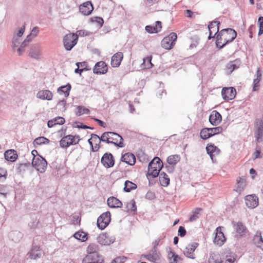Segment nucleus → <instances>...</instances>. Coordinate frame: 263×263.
Returning a JSON list of instances; mask_svg holds the SVG:
<instances>
[{"label": "nucleus", "mask_w": 263, "mask_h": 263, "mask_svg": "<svg viewBox=\"0 0 263 263\" xmlns=\"http://www.w3.org/2000/svg\"><path fill=\"white\" fill-rule=\"evenodd\" d=\"M96 18V22L100 26H102L104 23V21L102 18L100 17H97Z\"/></svg>", "instance_id": "0e129e2a"}, {"label": "nucleus", "mask_w": 263, "mask_h": 263, "mask_svg": "<svg viewBox=\"0 0 263 263\" xmlns=\"http://www.w3.org/2000/svg\"><path fill=\"white\" fill-rule=\"evenodd\" d=\"M258 22L259 28H263V16H260L258 18Z\"/></svg>", "instance_id": "774afa93"}, {"label": "nucleus", "mask_w": 263, "mask_h": 263, "mask_svg": "<svg viewBox=\"0 0 263 263\" xmlns=\"http://www.w3.org/2000/svg\"><path fill=\"white\" fill-rule=\"evenodd\" d=\"M107 70V66L104 61L97 62L93 68V73L97 74H105Z\"/></svg>", "instance_id": "dca6fc26"}, {"label": "nucleus", "mask_w": 263, "mask_h": 263, "mask_svg": "<svg viewBox=\"0 0 263 263\" xmlns=\"http://www.w3.org/2000/svg\"><path fill=\"white\" fill-rule=\"evenodd\" d=\"M20 39L16 36H14L12 40V48L14 49L15 48L18 47L20 44Z\"/></svg>", "instance_id": "13d9d810"}, {"label": "nucleus", "mask_w": 263, "mask_h": 263, "mask_svg": "<svg viewBox=\"0 0 263 263\" xmlns=\"http://www.w3.org/2000/svg\"><path fill=\"white\" fill-rule=\"evenodd\" d=\"M78 35L76 33H70L66 34L63 39V43L65 48L70 50L77 43Z\"/></svg>", "instance_id": "39448f33"}, {"label": "nucleus", "mask_w": 263, "mask_h": 263, "mask_svg": "<svg viewBox=\"0 0 263 263\" xmlns=\"http://www.w3.org/2000/svg\"><path fill=\"white\" fill-rule=\"evenodd\" d=\"M60 145L63 148H66L69 146V140L68 139V137H67V136L62 138L60 141Z\"/></svg>", "instance_id": "49530a36"}, {"label": "nucleus", "mask_w": 263, "mask_h": 263, "mask_svg": "<svg viewBox=\"0 0 263 263\" xmlns=\"http://www.w3.org/2000/svg\"><path fill=\"white\" fill-rule=\"evenodd\" d=\"M99 247L95 243L90 244L87 248L88 254L83 259V263H103V257L98 253Z\"/></svg>", "instance_id": "f257e3e1"}, {"label": "nucleus", "mask_w": 263, "mask_h": 263, "mask_svg": "<svg viewBox=\"0 0 263 263\" xmlns=\"http://www.w3.org/2000/svg\"><path fill=\"white\" fill-rule=\"evenodd\" d=\"M168 257L170 263H181V258L171 250L168 253Z\"/></svg>", "instance_id": "72a5a7b5"}, {"label": "nucleus", "mask_w": 263, "mask_h": 263, "mask_svg": "<svg viewBox=\"0 0 263 263\" xmlns=\"http://www.w3.org/2000/svg\"><path fill=\"white\" fill-rule=\"evenodd\" d=\"M107 202L108 205L111 208H119L122 206V202L114 197H109Z\"/></svg>", "instance_id": "bb28decb"}, {"label": "nucleus", "mask_w": 263, "mask_h": 263, "mask_svg": "<svg viewBox=\"0 0 263 263\" xmlns=\"http://www.w3.org/2000/svg\"><path fill=\"white\" fill-rule=\"evenodd\" d=\"M209 263H222L218 255H214L210 256L209 259Z\"/></svg>", "instance_id": "de8ad7c7"}, {"label": "nucleus", "mask_w": 263, "mask_h": 263, "mask_svg": "<svg viewBox=\"0 0 263 263\" xmlns=\"http://www.w3.org/2000/svg\"><path fill=\"white\" fill-rule=\"evenodd\" d=\"M29 257L31 259H36L40 258L42 255V251L38 246H34L28 253Z\"/></svg>", "instance_id": "a878e982"}, {"label": "nucleus", "mask_w": 263, "mask_h": 263, "mask_svg": "<svg viewBox=\"0 0 263 263\" xmlns=\"http://www.w3.org/2000/svg\"><path fill=\"white\" fill-rule=\"evenodd\" d=\"M77 109V110L75 111V114L78 116H80L84 114H89L90 113V110L84 106H78Z\"/></svg>", "instance_id": "e433bc0d"}, {"label": "nucleus", "mask_w": 263, "mask_h": 263, "mask_svg": "<svg viewBox=\"0 0 263 263\" xmlns=\"http://www.w3.org/2000/svg\"><path fill=\"white\" fill-rule=\"evenodd\" d=\"M254 243L258 247L263 250V238L260 232H257L253 238Z\"/></svg>", "instance_id": "c756f323"}, {"label": "nucleus", "mask_w": 263, "mask_h": 263, "mask_svg": "<svg viewBox=\"0 0 263 263\" xmlns=\"http://www.w3.org/2000/svg\"><path fill=\"white\" fill-rule=\"evenodd\" d=\"M163 166L161 160L157 157H155L148 164L147 177L149 179L157 177L160 174V171Z\"/></svg>", "instance_id": "7ed1b4c3"}, {"label": "nucleus", "mask_w": 263, "mask_h": 263, "mask_svg": "<svg viewBox=\"0 0 263 263\" xmlns=\"http://www.w3.org/2000/svg\"><path fill=\"white\" fill-rule=\"evenodd\" d=\"M235 229L240 236H242L245 234L246 228L241 222H237L234 225Z\"/></svg>", "instance_id": "58836bf2"}, {"label": "nucleus", "mask_w": 263, "mask_h": 263, "mask_svg": "<svg viewBox=\"0 0 263 263\" xmlns=\"http://www.w3.org/2000/svg\"><path fill=\"white\" fill-rule=\"evenodd\" d=\"M55 125H62L65 122V119L63 117H58L53 119Z\"/></svg>", "instance_id": "603ef678"}, {"label": "nucleus", "mask_w": 263, "mask_h": 263, "mask_svg": "<svg viewBox=\"0 0 263 263\" xmlns=\"http://www.w3.org/2000/svg\"><path fill=\"white\" fill-rule=\"evenodd\" d=\"M93 120L95 121H96L97 122H98V123L99 124V125L101 126V127H106V123H105L104 122H103L101 120H99V119H97V118H93Z\"/></svg>", "instance_id": "e2e57ef3"}, {"label": "nucleus", "mask_w": 263, "mask_h": 263, "mask_svg": "<svg viewBox=\"0 0 263 263\" xmlns=\"http://www.w3.org/2000/svg\"><path fill=\"white\" fill-rule=\"evenodd\" d=\"M246 206L249 209H254L258 205V199L255 195H247L245 197Z\"/></svg>", "instance_id": "4468645a"}, {"label": "nucleus", "mask_w": 263, "mask_h": 263, "mask_svg": "<svg viewBox=\"0 0 263 263\" xmlns=\"http://www.w3.org/2000/svg\"><path fill=\"white\" fill-rule=\"evenodd\" d=\"M255 137L257 142L263 141V120H257L255 130Z\"/></svg>", "instance_id": "1a4fd4ad"}, {"label": "nucleus", "mask_w": 263, "mask_h": 263, "mask_svg": "<svg viewBox=\"0 0 263 263\" xmlns=\"http://www.w3.org/2000/svg\"><path fill=\"white\" fill-rule=\"evenodd\" d=\"M152 56H148L143 59V63L141 64L140 67L141 69H149L153 66L152 63Z\"/></svg>", "instance_id": "473e14b6"}, {"label": "nucleus", "mask_w": 263, "mask_h": 263, "mask_svg": "<svg viewBox=\"0 0 263 263\" xmlns=\"http://www.w3.org/2000/svg\"><path fill=\"white\" fill-rule=\"evenodd\" d=\"M177 39L176 33L172 32L167 36L165 37L161 41V46L165 49H171L174 45Z\"/></svg>", "instance_id": "423d86ee"}, {"label": "nucleus", "mask_w": 263, "mask_h": 263, "mask_svg": "<svg viewBox=\"0 0 263 263\" xmlns=\"http://www.w3.org/2000/svg\"><path fill=\"white\" fill-rule=\"evenodd\" d=\"M237 188L236 191L237 192H241L246 186V180L245 179L239 178L237 180Z\"/></svg>", "instance_id": "a19ab883"}, {"label": "nucleus", "mask_w": 263, "mask_h": 263, "mask_svg": "<svg viewBox=\"0 0 263 263\" xmlns=\"http://www.w3.org/2000/svg\"><path fill=\"white\" fill-rule=\"evenodd\" d=\"M160 253L157 251V249L153 248L152 252L148 254L145 255L146 259L154 263H158L160 260Z\"/></svg>", "instance_id": "aec40b11"}, {"label": "nucleus", "mask_w": 263, "mask_h": 263, "mask_svg": "<svg viewBox=\"0 0 263 263\" xmlns=\"http://www.w3.org/2000/svg\"><path fill=\"white\" fill-rule=\"evenodd\" d=\"M202 210L201 208H196L194 211H193V215L191 216L190 218V221H196L199 218V212Z\"/></svg>", "instance_id": "79ce46f5"}, {"label": "nucleus", "mask_w": 263, "mask_h": 263, "mask_svg": "<svg viewBox=\"0 0 263 263\" xmlns=\"http://www.w3.org/2000/svg\"><path fill=\"white\" fill-rule=\"evenodd\" d=\"M101 162L106 168L112 167L115 164V159L111 153H105L101 159Z\"/></svg>", "instance_id": "f8f14e48"}, {"label": "nucleus", "mask_w": 263, "mask_h": 263, "mask_svg": "<svg viewBox=\"0 0 263 263\" xmlns=\"http://www.w3.org/2000/svg\"><path fill=\"white\" fill-rule=\"evenodd\" d=\"M137 187V185L134 183L130 181L126 180L124 183V187L123 190L125 192H129L132 190L136 189Z\"/></svg>", "instance_id": "c9c22d12"}, {"label": "nucleus", "mask_w": 263, "mask_h": 263, "mask_svg": "<svg viewBox=\"0 0 263 263\" xmlns=\"http://www.w3.org/2000/svg\"><path fill=\"white\" fill-rule=\"evenodd\" d=\"M198 246V243L197 242H193L192 243L189 244L183 251L184 254L187 257L194 259L195 254L194 252Z\"/></svg>", "instance_id": "f3484780"}, {"label": "nucleus", "mask_w": 263, "mask_h": 263, "mask_svg": "<svg viewBox=\"0 0 263 263\" xmlns=\"http://www.w3.org/2000/svg\"><path fill=\"white\" fill-rule=\"evenodd\" d=\"M80 12L85 15H88L92 12L93 7L90 2H86L79 7Z\"/></svg>", "instance_id": "a211bd4d"}, {"label": "nucleus", "mask_w": 263, "mask_h": 263, "mask_svg": "<svg viewBox=\"0 0 263 263\" xmlns=\"http://www.w3.org/2000/svg\"><path fill=\"white\" fill-rule=\"evenodd\" d=\"M145 30L147 32L151 33H156L158 32L157 25H156L155 27H152L151 26H146L145 27Z\"/></svg>", "instance_id": "8fccbe9b"}, {"label": "nucleus", "mask_w": 263, "mask_h": 263, "mask_svg": "<svg viewBox=\"0 0 263 263\" xmlns=\"http://www.w3.org/2000/svg\"><path fill=\"white\" fill-rule=\"evenodd\" d=\"M237 36L236 31L232 28L222 29L216 36L219 40H223L224 43L219 47L220 49L224 47L227 44L232 42Z\"/></svg>", "instance_id": "f03ea898"}, {"label": "nucleus", "mask_w": 263, "mask_h": 263, "mask_svg": "<svg viewBox=\"0 0 263 263\" xmlns=\"http://www.w3.org/2000/svg\"><path fill=\"white\" fill-rule=\"evenodd\" d=\"M123 139L120 135L115 132H108V143L114 144L120 147H123Z\"/></svg>", "instance_id": "0eeeda50"}, {"label": "nucleus", "mask_w": 263, "mask_h": 263, "mask_svg": "<svg viewBox=\"0 0 263 263\" xmlns=\"http://www.w3.org/2000/svg\"><path fill=\"white\" fill-rule=\"evenodd\" d=\"M73 236L75 238H76L78 240H81L82 242L85 241L87 239V234L84 233V232H76L73 235Z\"/></svg>", "instance_id": "ea45409f"}, {"label": "nucleus", "mask_w": 263, "mask_h": 263, "mask_svg": "<svg viewBox=\"0 0 263 263\" xmlns=\"http://www.w3.org/2000/svg\"><path fill=\"white\" fill-rule=\"evenodd\" d=\"M7 194L6 186L3 184H0V195H2L4 196V197H6Z\"/></svg>", "instance_id": "5fc2aeb1"}, {"label": "nucleus", "mask_w": 263, "mask_h": 263, "mask_svg": "<svg viewBox=\"0 0 263 263\" xmlns=\"http://www.w3.org/2000/svg\"><path fill=\"white\" fill-rule=\"evenodd\" d=\"M4 157L7 161L12 162L15 161L17 159V154L15 150L9 149L4 153Z\"/></svg>", "instance_id": "cd10ccee"}, {"label": "nucleus", "mask_w": 263, "mask_h": 263, "mask_svg": "<svg viewBox=\"0 0 263 263\" xmlns=\"http://www.w3.org/2000/svg\"><path fill=\"white\" fill-rule=\"evenodd\" d=\"M67 137H68V139L69 140V145H75L78 143L80 140V139H78V140L76 141L75 139V137H73L71 135H67Z\"/></svg>", "instance_id": "09e8293b"}, {"label": "nucleus", "mask_w": 263, "mask_h": 263, "mask_svg": "<svg viewBox=\"0 0 263 263\" xmlns=\"http://www.w3.org/2000/svg\"><path fill=\"white\" fill-rule=\"evenodd\" d=\"M121 160L122 162L129 165H133L136 162L135 156L132 153H125L124 155H122Z\"/></svg>", "instance_id": "b1692460"}, {"label": "nucleus", "mask_w": 263, "mask_h": 263, "mask_svg": "<svg viewBox=\"0 0 263 263\" xmlns=\"http://www.w3.org/2000/svg\"><path fill=\"white\" fill-rule=\"evenodd\" d=\"M71 85L68 83L66 85L61 86L58 88L57 92L60 95H63L65 98H67L69 95V91L71 89Z\"/></svg>", "instance_id": "c85d7f7f"}, {"label": "nucleus", "mask_w": 263, "mask_h": 263, "mask_svg": "<svg viewBox=\"0 0 263 263\" xmlns=\"http://www.w3.org/2000/svg\"><path fill=\"white\" fill-rule=\"evenodd\" d=\"M36 97L41 100H51L53 98V94L49 90H40L36 94Z\"/></svg>", "instance_id": "412c9836"}, {"label": "nucleus", "mask_w": 263, "mask_h": 263, "mask_svg": "<svg viewBox=\"0 0 263 263\" xmlns=\"http://www.w3.org/2000/svg\"><path fill=\"white\" fill-rule=\"evenodd\" d=\"M32 165L37 171L43 173L47 168V162L41 156L38 155L32 158Z\"/></svg>", "instance_id": "20e7f679"}, {"label": "nucleus", "mask_w": 263, "mask_h": 263, "mask_svg": "<svg viewBox=\"0 0 263 263\" xmlns=\"http://www.w3.org/2000/svg\"><path fill=\"white\" fill-rule=\"evenodd\" d=\"M236 89L233 87L223 88L221 91L222 98L225 100H231L236 96Z\"/></svg>", "instance_id": "ddd939ff"}, {"label": "nucleus", "mask_w": 263, "mask_h": 263, "mask_svg": "<svg viewBox=\"0 0 263 263\" xmlns=\"http://www.w3.org/2000/svg\"><path fill=\"white\" fill-rule=\"evenodd\" d=\"M159 181L161 185L166 187L170 184V178L166 174L163 172L159 174Z\"/></svg>", "instance_id": "7c9ffc66"}, {"label": "nucleus", "mask_w": 263, "mask_h": 263, "mask_svg": "<svg viewBox=\"0 0 263 263\" xmlns=\"http://www.w3.org/2000/svg\"><path fill=\"white\" fill-rule=\"evenodd\" d=\"M29 55L35 60H40L42 56L41 47L39 44L31 45L30 47Z\"/></svg>", "instance_id": "9d476101"}, {"label": "nucleus", "mask_w": 263, "mask_h": 263, "mask_svg": "<svg viewBox=\"0 0 263 263\" xmlns=\"http://www.w3.org/2000/svg\"><path fill=\"white\" fill-rule=\"evenodd\" d=\"M221 120L222 117L221 115L216 110L213 111L209 117V121L214 126L219 124Z\"/></svg>", "instance_id": "6ab92c4d"}, {"label": "nucleus", "mask_w": 263, "mask_h": 263, "mask_svg": "<svg viewBox=\"0 0 263 263\" xmlns=\"http://www.w3.org/2000/svg\"><path fill=\"white\" fill-rule=\"evenodd\" d=\"M126 211L135 212L137 210V206L135 201L133 199L130 202L127 203Z\"/></svg>", "instance_id": "37998d69"}, {"label": "nucleus", "mask_w": 263, "mask_h": 263, "mask_svg": "<svg viewBox=\"0 0 263 263\" xmlns=\"http://www.w3.org/2000/svg\"><path fill=\"white\" fill-rule=\"evenodd\" d=\"M97 240L100 244L103 245H109L114 242L108 238L106 234H101L99 235Z\"/></svg>", "instance_id": "2f4dec72"}, {"label": "nucleus", "mask_w": 263, "mask_h": 263, "mask_svg": "<svg viewBox=\"0 0 263 263\" xmlns=\"http://www.w3.org/2000/svg\"><path fill=\"white\" fill-rule=\"evenodd\" d=\"M210 133L209 128H203L200 133V137L203 140H206L211 137Z\"/></svg>", "instance_id": "c03bdc74"}, {"label": "nucleus", "mask_w": 263, "mask_h": 263, "mask_svg": "<svg viewBox=\"0 0 263 263\" xmlns=\"http://www.w3.org/2000/svg\"><path fill=\"white\" fill-rule=\"evenodd\" d=\"M123 58V54L121 52L115 53L111 58V65L113 67H118L120 66Z\"/></svg>", "instance_id": "393cba45"}, {"label": "nucleus", "mask_w": 263, "mask_h": 263, "mask_svg": "<svg viewBox=\"0 0 263 263\" xmlns=\"http://www.w3.org/2000/svg\"><path fill=\"white\" fill-rule=\"evenodd\" d=\"M186 234V230L182 226H180L178 229V235L180 237H184Z\"/></svg>", "instance_id": "bf43d9fd"}, {"label": "nucleus", "mask_w": 263, "mask_h": 263, "mask_svg": "<svg viewBox=\"0 0 263 263\" xmlns=\"http://www.w3.org/2000/svg\"><path fill=\"white\" fill-rule=\"evenodd\" d=\"M209 132H210V135H211V137L219 134L222 132V128L220 126L213 127V128H209Z\"/></svg>", "instance_id": "a18cd8bd"}, {"label": "nucleus", "mask_w": 263, "mask_h": 263, "mask_svg": "<svg viewBox=\"0 0 263 263\" xmlns=\"http://www.w3.org/2000/svg\"><path fill=\"white\" fill-rule=\"evenodd\" d=\"M110 221V214L109 212H106L101 215L97 220V226L101 229H104Z\"/></svg>", "instance_id": "6e6552de"}, {"label": "nucleus", "mask_w": 263, "mask_h": 263, "mask_svg": "<svg viewBox=\"0 0 263 263\" xmlns=\"http://www.w3.org/2000/svg\"><path fill=\"white\" fill-rule=\"evenodd\" d=\"M66 104V100H65L64 99L62 100H61L58 103V105L59 106H61L63 108H64Z\"/></svg>", "instance_id": "338daca9"}, {"label": "nucleus", "mask_w": 263, "mask_h": 263, "mask_svg": "<svg viewBox=\"0 0 263 263\" xmlns=\"http://www.w3.org/2000/svg\"><path fill=\"white\" fill-rule=\"evenodd\" d=\"M38 33L39 29L37 27H35L32 29L31 33L30 34H31L32 35H33L34 37H35Z\"/></svg>", "instance_id": "69168bd1"}, {"label": "nucleus", "mask_w": 263, "mask_h": 263, "mask_svg": "<svg viewBox=\"0 0 263 263\" xmlns=\"http://www.w3.org/2000/svg\"><path fill=\"white\" fill-rule=\"evenodd\" d=\"M50 142V140L44 137L36 138L33 141V144L35 146L40 145L43 144H47Z\"/></svg>", "instance_id": "4c0bfd02"}, {"label": "nucleus", "mask_w": 263, "mask_h": 263, "mask_svg": "<svg viewBox=\"0 0 263 263\" xmlns=\"http://www.w3.org/2000/svg\"><path fill=\"white\" fill-rule=\"evenodd\" d=\"M180 160V157L179 155H173L168 157L167 159V163L173 166L175 165Z\"/></svg>", "instance_id": "f704fd0d"}, {"label": "nucleus", "mask_w": 263, "mask_h": 263, "mask_svg": "<svg viewBox=\"0 0 263 263\" xmlns=\"http://www.w3.org/2000/svg\"><path fill=\"white\" fill-rule=\"evenodd\" d=\"M88 142L90 145V146H91V151L92 152H96V151H98V150L100 148V145L99 144H98L97 143L96 144V145L95 146V148L93 147V144H92V139H88Z\"/></svg>", "instance_id": "864d4df0"}, {"label": "nucleus", "mask_w": 263, "mask_h": 263, "mask_svg": "<svg viewBox=\"0 0 263 263\" xmlns=\"http://www.w3.org/2000/svg\"><path fill=\"white\" fill-rule=\"evenodd\" d=\"M240 65V62L239 60H234L230 61L226 66V71L228 74L231 73L235 69H238Z\"/></svg>", "instance_id": "4be33fe9"}, {"label": "nucleus", "mask_w": 263, "mask_h": 263, "mask_svg": "<svg viewBox=\"0 0 263 263\" xmlns=\"http://www.w3.org/2000/svg\"><path fill=\"white\" fill-rule=\"evenodd\" d=\"M220 22L218 21H212L208 25V29L209 31V35L208 39L210 40L218 34L219 29Z\"/></svg>", "instance_id": "9b49d317"}, {"label": "nucleus", "mask_w": 263, "mask_h": 263, "mask_svg": "<svg viewBox=\"0 0 263 263\" xmlns=\"http://www.w3.org/2000/svg\"><path fill=\"white\" fill-rule=\"evenodd\" d=\"M25 25H24L19 29V30L18 31V32L17 33V37H21L23 35V34L24 32V31H25Z\"/></svg>", "instance_id": "680f3d73"}, {"label": "nucleus", "mask_w": 263, "mask_h": 263, "mask_svg": "<svg viewBox=\"0 0 263 263\" xmlns=\"http://www.w3.org/2000/svg\"><path fill=\"white\" fill-rule=\"evenodd\" d=\"M259 81H260V79H258V78H256L254 80V82H253V85H254L253 90L254 91H256L257 90L256 87H258L259 86L258 84H259Z\"/></svg>", "instance_id": "052dcab7"}, {"label": "nucleus", "mask_w": 263, "mask_h": 263, "mask_svg": "<svg viewBox=\"0 0 263 263\" xmlns=\"http://www.w3.org/2000/svg\"><path fill=\"white\" fill-rule=\"evenodd\" d=\"M91 136V139H92V141L96 143V144L97 143L99 145V144L101 143L99 136L94 134H92Z\"/></svg>", "instance_id": "4d7b16f0"}, {"label": "nucleus", "mask_w": 263, "mask_h": 263, "mask_svg": "<svg viewBox=\"0 0 263 263\" xmlns=\"http://www.w3.org/2000/svg\"><path fill=\"white\" fill-rule=\"evenodd\" d=\"M222 227H218L216 229L215 236L214 239V243L219 246H222L226 241V238L223 233L221 231Z\"/></svg>", "instance_id": "2eb2a0df"}, {"label": "nucleus", "mask_w": 263, "mask_h": 263, "mask_svg": "<svg viewBox=\"0 0 263 263\" xmlns=\"http://www.w3.org/2000/svg\"><path fill=\"white\" fill-rule=\"evenodd\" d=\"M207 153L210 155L211 159L213 162H215L216 160H214V157L220 153V149L214 145H208L206 147Z\"/></svg>", "instance_id": "5701e85b"}, {"label": "nucleus", "mask_w": 263, "mask_h": 263, "mask_svg": "<svg viewBox=\"0 0 263 263\" xmlns=\"http://www.w3.org/2000/svg\"><path fill=\"white\" fill-rule=\"evenodd\" d=\"M108 132H105L100 137V142L101 141L108 143Z\"/></svg>", "instance_id": "3c124183"}, {"label": "nucleus", "mask_w": 263, "mask_h": 263, "mask_svg": "<svg viewBox=\"0 0 263 263\" xmlns=\"http://www.w3.org/2000/svg\"><path fill=\"white\" fill-rule=\"evenodd\" d=\"M126 260L124 257H118L112 260L111 263H124Z\"/></svg>", "instance_id": "6e6d98bb"}]
</instances>
